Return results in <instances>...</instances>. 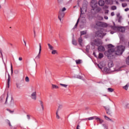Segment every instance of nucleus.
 Returning a JSON list of instances; mask_svg holds the SVG:
<instances>
[{"label": "nucleus", "mask_w": 129, "mask_h": 129, "mask_svg": "<svg viewBox=\"0 0 129 129\" xmlns=\"http://www.w3.org/2000/svg\"><path fill=\"white\" fill-rule=\"evenodd\" d=\"M124 46L120 45L117 46L114 49L113 48H109L107 51L104 52V55L108 58H114L115 55L119 56L122 54L123 51H124Z\"/></svg>", "instance_id": "f257e3e1"}, {"label": "nucleus", "mask_w": 129, "mask_h": 129, "mask_svg": "<svg viewBox=\"0 0 129 129\" xmlns=\"http://www.w3.org/2000/svg\"><path fill=\"white\" fill-rule=\"evenodd\" d=\"M91 7L92 8V11H94L95 13H99V12L101 11L100 8L97 7V1L95 0H92Z\"/></svg>", "instance_id": "f03ea898"}, {"label": "nucleus", "mask_w": 129, "mask_h": 129, "mask_svg": "<svg viewBox=\"0 0 129 129\" xmlns=\"http://www.w3.org/2000/svg\"><path fill=\"white\" fill-rule=\"evenodd\" d=\"M87 119H88V120H92L93 119H96V120H97V122L99 123L100 124H102V123L104 122V120L103 119L96 116L89 117Z\"/></svg>", "instance_id": "7ed1b4c3"}, {"label": "nucleus", "mask_w": 129, "mask_h": 129, "mask_svg": "<svg viewBox=\"0 0 129 129\" xmlns=\"http://www.w3.org/2000/svg\"><path fill=\"white\" fill-rule=\"evenodd\" d=\"M65 11H66V8L65 7L59 10L58 19L60 21H62V19H63V18H64V16H65V13H64Z\"/></svg>", "instance_id": "20e7f679"}, {"label": "nucleus", "mask_w": 129, "mask_h": 129, "mask_svg": "<svg viewBox=\"0 0 129 129\" xmlns=\"http://www.w3.org/2000/svg\"><path fill=\"white\" fill-rule=\"evenodd\" d=\"M62 108H63V105L59 104L58 105V108L56 112V117L57 119H60V116L59 115V114L62 113V111H61V109Z\"/></svg>", "instance_id": "39448f33"}, {"label": "nucleus", "mask_w": 129, "mask_h": 129, "mask_svg": "<svg viewBox=\"0 0 129 129\" xmlns=\"http://www.w3.org/2000/svg\"><path fill=\"white\" fill-rule=\"evenodd\" d=\"M92 46H97L99 47V46L102 45V41L100 39H95L92 43Z\"/></svg>", "instance_id": "423d86ee"}, {"label": "nucleus", "mask_w": 129, "mask_h": 129, "mask_svg": "<svg viewBox=\"0 0 129 129\" xmlns=\"http://www.w3.org/2000/svg\"><path fill=\"white\" fill-rule=\"evenodd\" d=\"M96 35L97 36V37H99V38H103V37H104L106 34L103 32V30H101L97 31Z\"/></svg>", "instance_id": "0eeeda50"}, {"label": "nucleus", "mask_w": 129, "mask_h": 129, "mask_svg": "<svg viewBox=\"0 0 129 129\" xmlns=\"http://www.w3.org/2000/svg\"><path fill=\"white\" fill-rule=\"evenodd\" d=\"M96 25L98 27H102V28H106L108 26L107 23L102 22H97Z\"/></svg>", "instance_id": "6e6552de"}, {"label": "nucleus", "mask_w": 129, "mask_h": 129, "mask_svg": "<svg viewBox=\"0 0 129 129\" xmlns=\"http://www.w3.org/2000/svg\"><path fill=\"white\" fill-rule=\"evenodd\" d=\"M31 98L33 100H36L37 99V92L34 91L31 93Z\"/></svg>", "instance_id": "1a4fd4ad"}, {"label": "nucleus", "mask_w": 129, "mask_h": 129, "mask_svg": "<svg viewBox=\"0 0 129 129\" xmlns=\"http://www.w3.org/2000/svg\"><path fill=\"white\" fill-rule=\"evenodd\" d=\"M104 108L105 109L107 114H111V110H110V108H109L108 106H104Z\"/></svg>", "instance_id": "9d476101"}, {"label": "nucleus", "mask_w": 129, "mask_h": 129, "mask_svg": "<svg viewBox=\"0 0 129 129\" xmlns=\"http://www.w3.org/2000/svg\"><path fill=\"white\" fill-rule=\"evenodd\" d=\"M98 50L100 52H104L105 51V48L102 45H99L98 47Z\"/></svg>", "instance_id": "9b49d317"}, {"label": "nucleus", "mask_w": 129, "mask_h": 129, "mask_svg": "<svg viewBox=\"0 0 129 129\" xmlns=\"http://www.w3.org/2000/svg\"><path fill=\"white\" fill-rule=\"evenodd\" d=\"M117 29L119 32H121L122 33H123L125 31V28L123 27H117Z\"/></svg>", "instance_id": "f8f14e48"}, {"label": "nucleus", "mask_w": 129, "mask_h": 129, "mask_svg": "<svg viewBox=\"0 0 129 129\" xmlns=\"http://www.w3.org/2000/svg\"><path fill=\"white\" fill-rule=\"evenodd\" d=\"M39 52L38 55L36 56V58H40V54H41V51H42V45H41V43H39Z\"/></svg>", "instance_id": "ddd939ff"}, {"label": "nucleus", "mask_w": 129, "mask_h": 129, "mask_svg": "<svg viewBox=\"0 0 129 129\" xmlns=\"http://www.w3.org/2000/svg\"><path fill=\"white\" fill-rule=\"evenodd\" d=\"M11 83V76L8 74V83H7V87L9 88L10 87V84Z\"/></svg>", "instance_id": "4468645a"}, {"label": "nucleus", "mask_w": 129, "mask_h": 129, "mask_svg": "<svg viewBox=\"0 0 129 129\" xmlns=\"http://www.w3.org/2000/svg\"><path fill=\"white\" fill-rule=\"evenodd\" d=\"M6 123L8 124V125H9L10 128L12 129L13 128V125H12V124L11 123V121H10V120L6 119L5 120Z\"/></svg>", "instance_id": "2eb2a0df"}, {"label": "nucleus", "mask_w": 129, "mask_h": 129, "mask_svg": "<svg viewBox=\"0 0 129 129\" xmlns=\"http://www.w3.org/2000/svg\"><path fill=\"white\" fill-rule=\"evenodd\" d=\"M105 2L107 5H113V2L112 0H105Z\"/></svg>", "instance_id": "dca6fc26"}, {"label": "nucleus", "mask_w": 129, "mask_h": 129, "mask_svg": "<svg viewBox=\"0 0 129 129\" xmlns=\"http://www.w3.org/2000/svg\"><path fill=\"white\" fill-rule=\"evenodd\" d=\"M105 2L102 0H100L98 2L99 6L100 7H103L104 6Z\"/></svg>", "instance_id": "f3484780"}, {"label": "nucleus", "mask_w": 129, "mask_h": 129, "mask_svg": "<svg viewBox=\"0 0 129 129\" xmlns=\"http://www.w3.org/2000/svg\"><path fill=\"white\" fill-rule=\"evenodd\" d=\"M108 66L109 68H111V67H113V62L112 61H108Z\"/></svg>", "instance_id": "a211bd4d"}, {"label": "nucleus", "mask_w": 129, "mask_h": 129, "mask_svg": "<svg viewBox=\"0 0 129 129\" xmlns=\"http://www.w3.org/2000/svg\"><path fill=\"white\" fill-rule=\"evenodd\" d=\"M86 8H81V14L83 15L84 12L86 13Z\"/></svg>", "instance_id": "6ab92c4d"}, {"label": "nucleus", "mask_w": 129, "mask_h": 129, "mask_svg": "<svg viewBox=\"0 0 129 129\" xmlns=\"http://www.w3.org/2000/svg\"><path fill=\"white\" fill-rule=\"evenodd\" d=\"M78 42L81 46H82V42H83V40H82V37L80 36V37L78 39Z\"/></svg>", "instance_id": "aec40b11"}, {"label": "nucleus", "mask_w": 129, "mask_h": 129, "mask_svg": "<svg viewBox=\"0 0 129 129\" xmlns=\"http://www.w3.org/2000/svg\"><path fill=\"white\" fill-rule=\"evenodd\" d=\"M104 117L105 119H106V120H110V121H111V122H113V120H112V119H110V118L107 116L106 115H104Z\"/></svg>", "instance_id": "412c9836"}, {"label": "nucleus", "mask_w": 129, "mask_h": 129, "mask_svg": "<svg viewBox=\"0 0 129 129\" xmlns=\"http://www.w3.org/2000/svg\"><path fill=\"white\" fill-rule=\"evenodd\" d=\"M47 45L49 50H51V51H53V50L54 49V47H53V46L50 45V43H48Z\"/></svg>", "instance_id": "4be33fe9"}, {"label": "nucleus", "mask_w": 129, "mask_h": 129, "mask_svg": "<svg viewBox=\"0 0 129 129\" xmlns=\"http://www.w3.org/2000/svg\"><path fill=\"white\" fill-rule=\"evenodd\" d=\"M52 88L53 89H58L59 87L56 85L52 84Z\"/></svg>", "instance_id": "5701e85b"}, {"label": "nucleus", "mask_w": 129, "mask_h": 129, "mask_svg": "<svg viewBox=\"0 0 129 129\" xmlns=\"http://www.w3.org/2000/svg\"><path fill=\"white\" fill-rule=\"evenodd\" d=\"M39 103L41 106L42 110H44V104L43 103V101L42 100H39Z\"/></svg>", "instance_id": "b1692460"}, {"label": "nucleus", "mask_w": 129, "mask_h": 129, "mask_svg": "<svg viewBox=\"0 0 129 129\" xmlns=\"http://www.w3.org/2000/svg\"><path fill=\"white\" fill-rule=\"evenodd\" d=\"M128 86H129V84H127L125 86L123 87V89H125V90H127L128 89Z\"/></svg>", "instance_id": "393cba45"}, {"label": "nucleus", "mask_w": 129, "mask_h": 129, "mask_svg": "<svg viewBox=\"0 0 129 129\" xmlns=\"http://www.w3.org/2000/svg\"><path fill=\"white\" fill-rule=\"evenodd\" d=\"M72 44H73V45H74L75 46L77 45V42L76 41V40H75V39H73Z\"/></svg>", "instance_id": "a878e982"}, {"label": "nucleus", "mask_w": 129, "mask_h": 129, "mask_svg": "<svg viewBox=\"0 0 129 129\" xmlns=\"http://www.w3.org/2000/svg\"><path fill=\"white\" fill-rule=\"evenodd\" d=\"M102 126H103L105 129H108V126L105 123L102 124Z\"/></svg>", "instance_id": "bb28decb"}, {"label": "nucleus", "mask_w": 129, "mask_h": 129, "mask_svg": "<svg viewBox=\"0 0 129 129\" xmlns=\"http://www.w3.org/2000/svg\"><path fill=\"white\" fill-rule=\"evenodd\" d=\"M59 85H60V86H62V87H64V88H67L68 85H65L63 84H59Z\"/></svg>", "instance_id": "cd10ccee"}, {"label": "nucleus", "mask_w": 129, "mask_h": 129, "mask_svg": "<svg viewBox=\"0 0 129 129\" xmlns=\"http://www.w3.org/2000/svg\"><path fill=\"white\" fill-rule=\"evenodd\" d=\"M83 35H86V31H83L81 32V37L83 36Z\"/></svg>", "instance_id": "c85d7f7f"}, {"label": "nucleus", "mask_w": 129, "mask_h": 129, "mask_svg": "<svg viewBox=\"0 0 129 129\" xmlns=\"http://www.w3.org/2000/svg\"><path fill=\"white\" fill-rule=\"evenodd\" d=\"M78 23H79V19H78L77 23L76 24L75 26L74 27V29H76L77 28V26H78Z\"/></svg>", "instance_id": "c756f323"}, {"label": "nucleus", "mask_w": 129, "mask_h": 129, "mask_svg": "<svg viewBox=\"0 0 129 129\" xmlns=\"http://www.w3.org/2000/svg\"><path fill=\"white\" fill-rule=\"evenodd\" d=\"M98 58H99V59H101V58H103V54L100 53L99 54Z\"/></svg>", "instance_id": "7c9ffc66"}, {"label": "nucleus", "mask_w": 129, "mask_h": 129, "mask_svg": "<svg viewBox=\"0 0 129 129\" xmlns=\"http://www.w3.org/2000/svg\"><path fill=\"white\" fill-rule=\"evenodd\" d=\"M76 64H81V59L76 60Z\"/></svg>", "instance_id": "2f4dec72"}, {"label": "nucleus", "mask_w": 129, "mask_h": 129, "mask_svg": "<svg viewBox=\"0 0 129 129\" xmlns=\"http://www.w3.org/2000/svg\"><path fill=\"white\" fill-rule=\"evenodd\" d=\"M116 9H117V8H116V6H113L111 7V10L112 11H114V10H116Z\"/></svg>", "instance_id": "473e14b6"}, {"label": "nucleus", "mask_w": 129, "mask_h": 129, "mask_svg": "<svg viewBox=\"0 0 129 129\" xmlns=\"http://www.w3.org/2000/svg\"><path fill=\"white\" fill-rule=\"evenodd\" d=\"M108 92H113V90L112 88H108Z\"/></svg>", "instance_id": "72a5a7b5"}, {"label": "nucleus", "mask_w": 129, "mask_h": 129, "mask_svg": "<svg viewBox=\"0 0 129 129\" xmlns=\"http://www.w3.org/2000/svg\"><path fill=\"white\" fill-rule=\"evenodd\" d=\"M98 20H99V21H102L103 20V17L102 16H98Z\"/></svg>", "instance_id": "f704fd0d"}, {"label": "nucleus", "mask_w": 129, "mask_h": 129, "mask_svg": "<svg viewBox=\"0 0 129 129\" xmlns=\"http://www.w3.org/2000/svg\"><path fill=\"white\" fill-rule=\"evenodd\" d=\"M56 53H57V50H52V51L51 52V53L53 55H55V54H56Z\"/></svg>", "instance_id": "c9c22d12"}, {"label": "nucleus", "mask_w": 129, "mask_h": 129, "mask_svg": "<svg viewBox=\"0 0 129 129\" xmlns=\"http://www.w3.org/2000/svg\"><path fill=\"white\" fill-rule=\"evenodd\" d=\"M125 108L129 109V103H127L125 105Z\"/></svg>", "instance_id": "e433bc0d"}, {"label": "nucleus", "mask_w": 129, "mask_h": 129, "mask_svg": "<svg viewBox=\"0 0 129 129\" xmlns=\"http://www.w3.org/2000/svg\"><path fill=\"white\" fill-rule=\"evenodd\" d=\"M126 63L127 65H129V56L126 59Z\"/></svg>", "instance_id": "4c0bfd02"}, {"label": "nucleus", "mask_w": 129, "mask_h": 129, "mask_svg": "<svg viewBox=\"0 0 129 129\" xmlns=\"http://www.w3.org/2000/svg\"><path fill=\"white\" fill-rule=\"evenodd\" d=\"M25 81H26V82H30V79H29L28 77H26L25 78Z\"/></svg>", "instance_id": "58836bf2"}, {"label": "nucleus", "mask_w": 129, "mask_h": 129, "mask_svg": "<svg viewBox=\"0 0 129 129\" xmlns=\"http://www.w3.org/2000/svg\"><path fill=\"white\" fill-rule=\"evenodd\" d=\"M127 6V4H122V7H123V8H125V7H126Z\"/></svg>", "instance_id": "ea45409f"}, {"label": "nucleus", "mask_w": 129, "mask_h": 129, "mask_svg": "<svg viewBox=\"0 0 129 129\" xmlns=\"http://www.w3.org/2000/svg\"><path fill=\"white\" fill-rule=\"evenodd\" d=\"M113 47V46L112 44H109L108 45V48H111V49H112V47Z\"/></svg>", "instance_id": "a19ab883"}, {"label": "nucleus", "mask_w": 129, "mask_h": 129, "mask_svg": "<svg viewBox=\"0 0 129 129\" xmlns=\"http://www.w3.org/2000/svg\"><path fill=\"white\" fill-rule=\"evenodd\" d=\"M103 9H104V10H105L106 9H108V6H106V5L104 6L103 7Z\"/></svg>", "instance_id": "79ce46f5"}, {"label": "nucleus", "mask_w": 129, "mask_h": 129, "mask_svg": "<svg viewBox=\"0 0 129 129\" xmlns=\"http://www.w3.org/2000/svg\"><path fill=\"white\" fill-rule=\"evenodd\" d=\"M57 2L58 3V4H61V3H63V0H57Z\"/></svg>", "instance_id": "37998d69"}, {"label": "nucleus", "mask_w": 129, "mask_h": 129, "mask_svg": "<svg viewBox=\"0 0 129 129\" xmlns=\"http://www.w3.org/2000/svg\"><path fill=\"white\" fill-rule=\"evenodd\" d=\"M77 78H78V79H82V77H81L80 76H78L77 77Z\"/></svg>", "instance_id": "c03bdc74"}, {"label": "nucleus", "mask_w": 129, "mask_h": 129, "mask_svg": "<svg viewBox=\"0 0 129 129\" xmlns=\"http://www.w3.org/2000/svg\"><path fill=\"white\" fill-rule=\"evenodd\" d=\"M27 119H28V120H30V119H31V118L30 117V115H27Z\"/></svg>", "instance_id": "a18cd8bd"}, {"label": "nucleus", "mask_w": 129, "mask_h": 129, "mask_svg": "<svg viewBox=\"0 0 129 129\" xmlns=\"http://www.w3.org/2000/svg\"><path fill=\"white\" fill-rule=\"evenodd\" d=\"M33 32H34V38H36V31H35V30H33Z\"/></svg>", "instance_id": "49530a36"}, {"label": "nucleus", "mask_w": 129, "mask_h": 129, "mask_svg": "<svg viewBox=\"0 0 129 129\" xmlns=\"http://www.w3.org/2000/svg\"><path fill=\"white\" fill-rule=\"evenodd\" d=\"M109 11H108V10H105V14H108Z\"/></svg>", "instance_id": "de8ad7c7"}, {"label": "nucleus", "mask_w": 129, "mask_h": 129, "mask_svg": "<svg viewBox=\"0 0 129 129\" xmlns=\"http://www.w3.org/2000/svg\"><path fill=\"white\" fill-rule=\"evenodd\" d=\"M8 97H9V95L7 94V98H6V100L5 103H7V102L8 101Z\"/></svg>", "instance_id": "09e8293b"}, {"label": "nucleus", "mask_w": 129, "mask_h": 129, "mask_svg": "<svg viewBox=\"0 0 129 129\" xmlns=\"http://www.w3.org/2000/svg\"><path fill=\"white\" fill-rule=\"evenodd\" d=\"M16 87L17 88H20V85L19 84H16Z\"/></svg>", "instance_id": "8fccbe9b"}, {"label": "nucleus", "mask_w": 129, "mask_h": 129, "mask_svg": "<svg viewBox=\"0 0 129 129\" xmlns=\"http://www.w3.org/2000/svg\"><path fill=\"white\" fill-rule=\"evenodd\" d=\"M111 16L112 17H113V16H114V12H112V13H111Z\"/></svg>", "instance_id": "3c124183"}, {"label": "nucleus", "mask_w": 129, "mask_h": 129, "mask_svg": "<svg viewBox=\"0 0 129 129\" xmlns=\"http://www.w3.org/2000/svg\"><path fill=\"white\" fill-rule=\"evenodd\" d=\"M19 61H22V60H23V58L22 57H19Z\"/></svg>", "instance_id": "603ef678"}, {"label": "nucleus", "mask_w": 129, "mask_h": 129, "mask_svg": "<svg viewBox=\"0 0 129 129\" xmlns=\"http://www.w3.org/2000/svg\"><path fill=\"white\" fill-rule=\"evenodd\" d=\"M105 20H108V17L107 16H104Z\"/></svg>", "instance_id": "864d4df0"}, {"label": "nucleus", "mask_w": 129, "mask_h": 129, "mask_svg": "<svg viewBox=\"0 0 129 129\" xmlns=\"http://www.w3.org/2000/svg\"><path fill=\"white\" fill-rule=\"evenodd\" d=\"M125 12H127L128 11H129V9L128 8H126L124 9Z\"/></svg>", "instance_id": "5fc2aeb1"}, {"label": "nucleus", "mask_w": 129, "mask_h": 129, "mask_svg": "<svg viewBox=\"0 0 129 129\" xmlns=\"http://www.w3.org/2000/svg\"><path fill=\"white\" fill-rule=\"evenodd\" d=\"M11 72L13 73V65L11 64Z\"/></svg>", "instance_id": "6e6d98bb"}, {"label": "nucleus", "mask_w": 129, "mask_h": 129, "mask_svg": "<svg viewBox=\"0 0 129 129\" xmlns=\"http://www.w3.org/2000/svg\"><path fill=\"white\" fill-rule=\"evenodd\" d=\"M24 43L25 44V46H27V44H26V41L25 40H24Z\"/></svg>", "instance_id": "4d7b16f0"}, {"label": "nucleus", "mask_w": 129, "mask_h": 129, "mask_svg": "<svg viewBox=\"0 0 129 129\" xmlns=\"http://www.w3.org/2000/svg\"><path fill=\"white\" fill-rule=\"evenodd\" d=\"M9 112H11V113H13L14 112V111H11V110H9Z\"/></svg>", "instance_id": "13d9d810"}, {"label": "nucleus", "mask_w": 129, "mask_h": 129, "mask_svg": "<svg viewBox=\"0 0 129 129\" xmlns=\"http://www.w3.org/2000/svg\"><path fill=\"white\" fill-rule=\"evenodd\" d=\"M0 53H1V54L2 55V56H3V52H2V50H0Z\"/></svg>", "instance_id": "bf43d9fd"}, {"label": "nucleus", "mask_w": 129, "mask_h": 129, "mask_svg": "<svg viewBox=\"0 0 129 129\" xmlns=\"http://www.w3.org/2000/svg\"><path fill=\"white\" fill-rule=\"evenodd\" d=\"M116 5H118V2L117 1H116Z\"/></svg>", "instance_id": "052dcab7"}, {"label": "nucleus", "mask_w": 129, "mask_h": 129, "mask_svg": "<svg viewBox=\"0 0 129 129\" xmlns=\"http://www.w3.org/2000/svg\"><path fill=\"white\" fill-rule=\"evenodd\" d=\"M106 70H107V68H105V69H104V71H106Z\"/></svg>", "instance_id": "680f3d73"}, {"label": "nucleus", "mask_w": 129, "mask_h": 129, "mask_svg": "<svg viewBox=\"0 0 129 129\" xmlns=\"http://www.w3.org/2000/svg\"><path fill=\"white\" fill-rule=\"evenodd\" d=\"M93 55H94V56H96V55H95V52H93Z\"/></svg>", "instance_id": "e2e57ef3"}, {"label": "nucleus", "mask_w": 129, "mask_h": 129, "mask_svg": "<svg viewBox=\"0 0 129 129\" xmlns=\"http://www.w3.org/2000/svg\"><path fill=\"white\" fill-rule=\"evenodd\" d=\"M11 46H13V44L11 43L10 44Z\"/></svg>", "instance_id": "0e129e2a"}, {"label": "nucleus", "mask_w": 129, "mask_h": 129, "mask_svg": "<svg viewBox=\"0 0 129 129\" xmlns=\"http://www.w3.org/2000/svg\"><path fill=\"white\" fill-rule=\"evenodd\" d=\"M111 34H113V33H112V32H111Z\"/></svg>", "instance_id": "69168bd1"}]
</instances>
